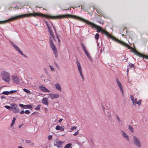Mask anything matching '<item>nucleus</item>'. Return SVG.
Wrapping results in <instances>:
<instances>
[{
  "label": "nucleus",
  "instance_id": "obj_1",
  "mask_svg": "<svg viewBox=\"0 0 148 148\" xmlns=\"http://www.w3.org/2000/svg\"><path fill=\"white\" fill-rule=\"evenodd\" d=\"M68 15L72 16V18H74L75 19L84 22V23H86L88 25H91V26H92L93 27H94L96 29H97L98 28V26H97V25H96L90 22H89L88 21H87L85 19L83 18H82L80 17H79L77 16H74L73 15Z\"/></svg>",
  "mask_w": 148,
  "mask_h": 148
},
{
  "label": "nucleus",
  "instance_id": "obj_2",
  "mask_svg": "<svg viewBox=\"0 0 148 148\" xmlns=\"http://www.w3.org/2000/svg\"><path fill=\"white\" fill-rule=\"evenodd\" d=\"M0 76L2 79L5 82L9 83L10 82V74L6 71L2 72Z\"/></svg>",
  "mask_w": 148,
  "mask_h": 148
},
{
  "label": "nucleus",
  "instance_id": "obj_3",
  "mask_svg": "<svg viewBox=\"0 0 148 148\" xmlns=\"http://www.w3.org/2000/svg\"><path fill=\"white\" fill-rule=\"evenodd\" d=\"M105 35L106 36L108 37L109 38H113L114 40L122 45H123L127 47L128 49H132V48L130 47L129 45L126 44L122 41L119 40L116 38L112 37L109 34V33L107 32H106V33Z\"/></svg>",
  "mask_w": 148,
  "mask_h": 148
},
{
  "label": "nucleus",
  "instance_id": "obj_4",
  "mask_svg": "<svg viewBox=\"0 0 148 148\" xmlns=\"http://www.w3.org/2000/svg\"><path fill=\"white\" fill-rule=\"evenodd\" d=\"M49 39L50 47L52 49L55 56L56 57L58 56L57 51L55 45L53 42L52 39L51 37H49Z\"/></svg>",
  "mask_w": 148,
  "mask_h": 148
},
{
  "label": "nucleus",
  "instance_id": "obj_5",
  "mask_svg": "<svg viewBox=\"0 0 148 148\" xmlns=\"http://www.w3.org/2000/svg\"><path fill=\"white\" fill-rule=\"evenodd\" d=\"M24 18V14H22L19 15H17L16 16H13L11 18L9 19L8 20H6L5 21L1 22L0 21V23L1 22L5 23L6 22H8L10 21H13L15 20H17L18 19H20L22 18Z\"/></svg>",
  "mask_w": 148,
  "mask_h": 148
},
{
  "label": "nucleus",
  "instance_id": "obj_6",
  "mask_svg": "<svg viewBox=\"0 0 148 148\" xmlns=\"http://www.w3.org/2000/svg\"><path fill=\"white\" fill-rule=\"evenodd\" d=\"M133 140V143L134 145L138 148H140L142 147L141 144L139 139L134 136H132Z\"/></svg>",
  "mask_w": 148,
  "mask_h": 148
},
{
  "label": "nucleus",
  "instance_id": "obj_7",
  "mask_svg": "<svg viewBox=\"0 0 148 148\" xmlns=\"http://www.w3.org/2000/svg\"><path fill=\"white\" fill-rule=\"evenodd\" d=\"M11 78L14 82L16 84H20L23 82L21 78L18 76H16L15 75H13L12 77Z\"/></svg>",
  "mask_w": 148,
  "mask_h": 148
},
{
  "label": "nucleus",
  "instance_id": "obj_8",
  "mask_svg": "<svg viewBox=\"0 0 148 148\" xmlns=\"http://www.w3.org/2000/svg\"><path fill=\"white\" fill-rule=\"evenodd\" d=\"M64 143L63 141H60L57 139L54 142L53 145L54 146L58 148H61L62 147V144Z\"/></svg>",
  "mask_w": 148,
  "mask_h": 148
},
{
  "label": "nucleus",
  "instance_id": "obj_9",
  "mask_svg": "<svg viewBox=\"0 0 148 148\" xmlns=\"http://www.w3.org/2000/svg\"><path fill=\"white\" fill-rule=\"evenodd\" d=\"M10 106L12 107L11 110H13L14 113H16L19 112V109L16 104L15 103H11L10 104Z\"/></svg>",
  "mask_w": 148,
  "mask_h": 148
},
{
  "label": "nucleus",
  "instance_id": "obj_10",
  "mask_svg": "<svg viewBox=\"0 0 148 148\" xmlns=\"http://www.w3.org/2000/svg\"><path fill=\"white\" fill-rule=\"evenodd\" d=\"M76 63L78 67V70L80 73V75L82 77V80L84 81V78L82 73V68L78 60L76 61Z\"/></svg>",
  "mask_w": 148,
  "mask_h": 148
},
{
  "label": "nucleus",
  "instance_id": "obj_11",
  "mask_svg": "<svg viewBox=\"0 0 148 148\" xmlns=\"http://www.w3.org/2000/svg\"><path fill=\"white\" fill-rule=\"evenodd\" d=\"M11 45L14 48L18 51L21 55H23V52L20 50L19 47L12 42H10Z\"/></svg>",
  "mask_w": 148,
  "mask_h": 148
},
{
  "label": "nucleus",
  "instance_id": "obj_12",
  "mask_svg": "<svg viewBox=\"0 0 148 148\" xmlns=\"http://www.w3.org/2000/svg\"><path fill=\"white\" fill-rule=\"evenodd\" d=\"M47 95H48V97H49L52 100L57 98L59 97V95L58 94L50 93Z\"/></svg>",
  "mask_w": 148,
  "mask_h": 148
},
{
  "label": "nucleus",
  "instance_id": "obj_13",
  "mask_svg": "<svg viewBox=\"0 0 148 148\" xmlns=\"http://www.w3.org/2000/svg\"><path fill=\"white\" fill-rule=\"evenodd\" d=\"M116 81L117 83V84L119 87L120 91L121 92L122 94L123 95H124V92L122 87V85L120 82L118 80V79L116 78Z\"/></svg>",
  "mask_w": 148,
  "mask_h": 148
},
{
  "label": "nucleus",
  "instance_id": "obj_14",
  "mask_svg": "<svg viewBox=\"0 0 148 148\" xmlns=\"http://www.w3.org/2000/svg\"><path fill=\"white\" fill-rule=\"evenodd\" d=\"M19 106L21 108H25L26 109H31L32 108V106L30 105H25L22 104H20Z\"/></svg>",
  "mask_w": 148,
  "mask_h": 148
},
{
  "label": "nucleus",
  "instance_id": "obj_15",
  "mask_svg": "<svg viewBox=\"0 0 148 148\" xmlns=\"http://www.w3.org/2000/svg\"><path fill=\"white\" fill-rule=\"evenodd\" d=\"M121 133L122 134V136L126 140L128 141L129 140V136L123 130L121 131Z\"/></svg>",
  "mask_w": 148,
  "mask_h": 148
},
{
  "label": "nucleus",
  "instance_id": "obj_16",
  "mask_svg": "<svg viewBox=\"0 0 148 148\" xmlns=\"http://www.w3.org/2000/svg\"><path fill=\"white\" fill-rule=\"evenodd\" d=\"M39 89L42 91L45 92H49L50 91L45 87L43 86H39Z\"/></svg>",
  "mask_w": 148,
  "mask_h": 148
},
{
  "label": "nucleus",
  "instance_id": "obj_17",
  "mask_svg": "<svg viewBox=\"0 0 148 148\" xmlns=\"http://www.w3.org/2000/svg\"><path fill=\"white\" fill-rule=\"evenodd\" d=\"M64 128L65 127L64 126L61 125V126H60L58 125H57L55 129H56V130H60V131L62 132L64 130Z\"/></svg>",
  "mask_w": 148,
  "mask_h": 148
},
{
  "label": "nucleus",
  "instance_id": "obj_18",
  "mask_svg": "<svg viewBox=\"0 0 148 148\" xmlns=\"http://www.w3.org/2000/svg\"><path fill=\"white\" fill-rule=\"evenodd\" d=\"M42 103L45 105H48L49 103L48 102V98L46 97H44L42 100Z\"/></svg>",
  "mask_w": 148,
  "mask_h": 148
},
{
  "label": "nucleus",
  "instance_id": "obj_19",
  "mask_svg": "<svg viewBox=\"0 0 148 148\" xmlns=\"http://www.w3.org/2000/svg\"><path fill=\"white\" fill-rule=\"evenodd\" d=\"M48 29L50 35L51 36V38H53V40L55 41V38L54 36V35H53V33L52 32V30L51 29V28H49V29L48 28Z\"/></svg>",
  "mask_w": 148,
  "mask_h": 148
},
{
  "label": "nucleus",
  "instance_id": "obj_20",
  "mask_svg": "<svg viewBox=\"0 0 148 148\" xmlns=\"http://www.w3.org/2000/svg\"><path fill=\"white\" fill-rule=\"evenodd\" d=\"M54 86L57 90H59V91H61L62 89L60 84L57 83L54 85Z\"/></svg>",
  "mask_w": 148,
  "mask_h": 148
},
{
  "label": "nucleus",
  "instance_id": "obj_21",
  "mask_svg": "<svg viewBox=\"0 0 148 148\" xmlns=\"http://www.w3.org/2000/svg\"><path fill=\"white\" fill-rule=\"evenodd\" d=\"M139 57L141 58H145V59H148V56L143 54H142L141 53H140Z\"/></svg>",
  "mask_w": 148,
  "mask_h": 148
},
{
  "label": "nucleus",
  "instance_id": "obj_22",
  "mask_svg": "<svg viewBox=\"0 0 148 148\" xmlns=\"http://www.w3.org/2000/svg\"><path fill=\"white\" fill-rule=\"evenodd\" d=\"M128 129L131 132H134V129L133 127L131 126L128 125Z\"/></svg>",
  "mask_w": 148,
  "mask_h": 148
},
{
  "label": "nucleus",
  "instance_id": "obj_23",
  "mask_svg": "<svg viewBox=\"0 0 148 148\" xmlns=\"http://www.w3.org/2000/svg\"><path fill=\"white\" fill-rule=\"evenodd\" d=\"M72 145L71 143H69L66 144L64 148H70Z\"/></svg>",
  "mask_w": 148,
  "mask_h": 148
},
{
  "label": "nucleus",
  "instance_id": "obj_24",
  "mask_svg": "<svg viewBox=\"0 0 148 148\" xmlns=\"http://www.w3.org/2000/svg\"><path fill=\"white\" fill-rule=\"evenodd\" d=\"M16 119L15 117H14L12 121V123L11 125V127H12V125L14 123L15 121H16Z\"/></svg>",
  "mask_w": 148,
  "mask_h": 148
},
{
  "label": "nucleus",
  "instance_id": "obj_25",
  "mask_svg": "<svg viewBox=\"0 0 148 148\" xmlns=\"http://www.w3.org/2000/svg\"><path fill=\"white\" fill-rule=\"evenodd\" d=\"M23 90L24 92L29 94H31V92H30V91L29 90H27L26 88L23 89Z\"/></svg>",
  "mask_w": 148,
  "mask_h": 148
},
{
  "label": "nucleus",
  "instance_id": "obj_26",
  "mask_svg": "<svg viewBox=\"0 0 148 148\" xmlns=\"http://www.w3.org/2000/svg\"><path fill=\"white\" fill-rule=\"evenodd\" d=\"M81 45L84 51H85L86 50V49L85 46H84V44L82 43H81Z\"/></svg>",
  "mask_w": 148,
  "mask_h": 148
},
{
  "label": "nucleus",
  "instance_id": "obj_27",
  "mask_svg": "<svg viewBox=\"0 0 148 148\" xmlns=\"http://www.w3.org/2000/svg\"><path fill=\"white\" fill-rule=\"evenodd\" d=\"M129 66L130 68H133L134 69H135V67L134 64H133L130 63H129Z\"/></svg>",
  "mask_w": 148,
  "mask_h": 148
},
{
  "label": "nucleus",
  "instance_id": "obj_28",
  "mask_svg": "<svg viewBox=\"0 0 148 148\" xmlns=\"http://www.w3.org/2000/svg\"><path fill=\"white\" fill-rule=\"evenodd\" d=\"M99 37V35L98 33H97L95 36V38L96 40H98Z\"/></svg>",
  "mask_w": 148,
  "mask_h": 148
},
{
  "label": "nucleus",
  "instance_id": "obj_29",
  "mask_svg": "<svg viewBox=\"0 0 148 148\" xmlns=\"http://www.w3.org/2000/svg\"><path fill=\"white\" fill-rule=\"evenodd\" d=\"M4 107L8 110H11L12 107L11 106H4Z\"/></svg>",
  "mask_w": 148,
  "mask_h": 148
},
{
  "label": "nucleus",
  "instance_id": "obj_30",
  "mask_svg": "<svg viewBox=\"0 0 148 148\" xmlns=\"http://www.w3.org/2000/svg\"><path fill=\"white\" fill-rule=\"evenodd\" d=\"M41 106L40 105L38 104L37 106L35 108V109L36 110H40V108Z\"/></svg>",
  "mask_w": 148,
  "mask_h": 148
},
{
  "label": "nucleus",
  "instance_id": "obj_31",
  "mask_svg": "<svg viewBox=\"0 0 148 148\" xmlns=\"http://www.w3.org/2000/svg\"><path fill=\"white\" fill-rule=\"evenodd\" d=\"M45 23L47 25V27L48 29H49V28H51V27L50 26V24H49L47 21H45Z\"/></svg>",
  "mask_w": 148,
  "mask_h": 148
},
{
  "label": "nucleus",
  "instance_id": "obj_32",
  "mask_svg": "<svg viewBox=\"0 0 148 148\" xmlns=\"http://www.w3.org/2000/svg\"><path fill=\"white\" fill-rule=\"evenodd\" d=\"M2 94L3 95H9L8 91H4L2 93Z\"/></svg>",
  "mask_w": 148,
  "mask_h": 148
},
{
  "label": "nucleus",
  "instance_id": "obj_33",
  "mask_svg": "<svg viewBox=\"0 0 148 148\" xmlns=\"http://www.w3.org/2000/svg\"><path fill=\"white\" fill-rule=\"evenodd\" d=\"M17 90H12L10 91H8L9 94H12L16 92Z\"/></svg>",
  "mask_w": 148,
  "mask_h": 148
},
{
  "label": "nucleus",
  "instance_id": "obj_34",
  "mask_svg": "<svg viewBox=\"0 0 148 148\" xmlns=\"http://www.w3.org/2000/svg\"><path fill=\"white\" fill-rule=\"evenodd\" d=\"M130 99H131V101L133 103H134V98L133 95H130Z\"/></svg>",
  "mask_w": 148,
  "mask_h": 148
},
{
  "label": "nucleus",
  "instance_id": "obj_35",
  "mask_svg": "<svg viewBox=\"0 0 148 148\" xmlns=\"http://www.w3.org/2000/svg\"><path fill=\"white\" fill-rule=\"evenodd\" d=\"M77 128V127L76 126H73L71 127L70 129L71 130H76Z\"/></svg>",
  "mask_w": 148,
  "mask_h": 148
},
{
  "label": "nucleus",
  "instance_id": "obj_36",
  "mask_svg": "<svg viewBox=\"0 0 148 148\" xmlns=\"http://www.w3.org/2000/svg\"><path fill=\"white\" fill-rule=\"evenodd\" d=\"M25 113L26 114H29L30 113V111L28 110H27L25 111Z\"/></svg>",
  "mask_w": 148,
  "mask_h": 148
},
{
  "label": "nucleus",
  "instance_id": "obj_37",
  "mask_svg": "<svg viewBox=\"0 0 148 148\" xmlns=\"http://www.w3.org/2000/svg\"><path fill=\"white\" fill-rule=\"evenodd\" d=\"M133 102H134V103H133V105H135V104H137V103H138V101H137V98H136L135 99V100H134V101Z\"/></svg>",
  "mask_w": 148,
  "mask_h": 148
},
{
  "label": "nucleus",
  "instance_id": "obj_38",
  "mask_svg": "<svg viewBox=\"0 0 148 148\" xmlns=\"http://www.w3.org/2000/svg\"><path fill=\"white\" fill-rule=\"evenodd\" d=\"M79 131L77 130L76 132H75V133L73 134V135L75 136H76L77 135L79 134Z\"/></svg>",
  "mask_w": 148,
  "mask_h": 148
},
{
  "label": "nucleus",
  "instance_id": "obj_39",
  "mask_svg": "<svg viewBox=\"0 0 148 148\" xmlns=\"http://www.w3.org/2000/svg\"><path fill=\"white\" fill-rule=\"evenodd\" d=\"M101 32L103 34H105L107 32L106 31L102 29L101 30Z\"/></svg>",
  "mask_w": 148,
  "mask_h": 148
},
{
  "label": "nucleus",
  "instance_id": "obj_40",
  "mask_svg": "<svg viewBox=\"0 0 148 148\" xmlns=\"http://www.w3.org/2000/svg\"><path fill=\"white\" fill-rule=\"evenodd\" d=\"M25 141L26 143H30L31 142V141L29 140H25Z\"/></svg>",
  "mask_w": 148,
  "mask_h": 148
},
{
  "label": "nucleus",
  "instance_id": "obj_41",
  "mask_svg": "<svg viewBox=\"0 0 148 148\" xmlns=\"http://www.w3.org/2000/svg\"><path fill=\"white\" fill-rule=\"evenodd\" d=\"M52 138V136L51 135H49L48 136V139L49 140L51 139Z\"/></svg>",
  "mask_w": 148,
  "mask_h": 148
},
{
  "label": "nucleus",
  "instance_id": "obj_42",
  "mask_svg": "<svg viewBox=\"0 0 148 148\" xmlns=\"http://www.w3.org/2000/svg\"><path fill=\"white\" fill-rule=\"evenodd\" d=\"M141 100H140L138 101V103H137V104H138L139 105H140L141 104Z\"/></svg>",
  "mask_w": 148,
  "mask_h": 148
},
{
  "label": "nucleus",
  "instance_id": "obj_43",
  "mask_svg": "<svg viewBox=\"0 0 148 148\" xmlns=\"http://www.w3.org/2000/svg\"><path fill=\"white\" fill-rule=\"evenodd\" d=\"M1 99H6V98L5 97V96L4 95H2L1 96Z\"/></svg>",
  "mask_w": 148,
  "mask_h": 148
},
{
  "label": "nucleus",
  "instance_id": "obj_44",
  "mask_svg": "<svg viewBox=\"0 0 148 148\" xmlns=\"http://www.w3.org/2000/svg\"><path fill=\"white\" fill-rule=\"evenodd\" d=\"M49 67H50V69L52 70V71H53L54 70V68L53 67V66H51V65H49Z\"/></svg>",
  "mask_w": 148,
  "mask_h": 148
},
{
  "label": "nucleus",
  "instance_id": "obj_45",
  "mask_svg": "<svg viewBox=\"0 0 148 148\" xmlns=\"http://www.w3.org/2000/svg\"><path fill=\"white\" fill-rule=\"evenodd\" d=\"M116 117L117 118V120L119 121V122H120L121 121V120H120V119L119 118V117H118V116L117 115H116Z\"/></svg>",
  "mask_w": 148,
  "mask_h": 148
},
{
  "label": "nucleus",
  "instance_id": "obj_46",
  "mask_svg": "<svg viewBox=\"0 0 148 148\" xmlns=\"http://www.w3.org/2000/svg\"><path fill=\"white\" fill-rule=\"evenodd\" d=\"M24 113H25V111L23 110H22L20 112V113L21 114H23Z\"/></svg>",
  "mask_w": 148,
  "mask_h": 148
},
{
  "label": "nucleus",
  "instance_id": "obj_47",
  "mask_svg": "<svg viewBox=\"0 0 148 148\" xmlns=\"http://www.w3.org/2000/svg\"><path fill=\"white\" fill-rule=\"evenodd\" d=\"M88 58V59L89 60L91 61V62H92V60L91 58V57L90 56Z\"/></svg>",
  "mask_w": 148,
  "mask_h": 148
},
{
  "label": "nucleus",
  "instance_id": "obj_48",
  "mask_svg": "<svg viewBox=\"0 0 148 148\" xmlns=\"http://www.w3.org/2000/svg\"><path fill=\"white\" fill-rule=\"evenodd\" d=\"M81 9L83 10H84V11H86V10L85 8L83 7H81Z\"/></svg>",
  "mask_w": 148,
  "mask_h": 148
},
{
  "label": "nucleus",
  "instance_id": "obj_49",
  "mask_svg": "<svg viewBox=\"0 0 148 148\" xmlns=\"http://www.w3.org/2000/svg\"><path fill=\"white\" fill-rule=\"evenodd\" d=\"M84 52L86 55L89 53L87 50L85 51H84Z\"/></svg>",
  "mask_w": 148,
  "mask_h": 148
},
{
  "label": "nucleus",
  "instance_id": "obj_50",
  "mask_svg": "<svg viewBox=\"0 0 148 148\" xmlns=\"http://www.w3.org/2000/svg\"><path fill=\"white\" fill-rule=\"evenodd\" d=\"M63 119H60L58 120V122L59 123H60L61 121H62Z\"/></svg>",
  "mask_w": 148,
  "mask_h": 148
},
{
  "label": "nucleus",
  "instance_id": "obj_51",
  "mask_svg": "<svg viewBox=\"0 0 148 148\" xmlns=\"http://www.w3.org/2000/svg\"><path fill=\"white\" fill-rule=\"evenodd\" d=\"M86 56H87L88 58L90 56V54H89V53H88V54H87L86 55Z\"/></svg>",
  "mask_w": 148,
  "mask_h": 148
},
{
  "label": "nucleus",
  "instance_id": "obj_52",
  "mask_svg": "<svg viewBox=\"0 0 148 148\" xmlns=\"http://www.w3.org/2000/svg\"><path fill=\"white\" fill-rule=\"evenodd\" d=\"M86 56H87L88 58L90 56V54H89V53H88V54H87L86 55Z\"/></svg>",
  "mask_w": 148,
  "mask_h": 148
},
{
  "label": "nucleus",
  "instance_id": "obj_53",
  "mask_svg": "<svg viewBox=\"0 0 148 148\" xmlns=\"http://www.w3.org/2000/svg\"><path fill=\"white\" fill-rule=\"evenodd\" d=\"M102 108H103V111L104 112L105 107L103 105H102Z\"/></svg>",
  "mask_w": 148,
  "mask_h": 148
},
{
  "label": "nucleus",
  "instance_id": "obj_54",
  "mask_svg": "<svg viewBox=\"0 0 148 148\" xmlns=\"http://www.w3.org/2000/svg\"><path fill=\"white\" fill-rule=\"evenodd\" d=\"M22 56H23L25 58H27V56L25 55L23 53V55H22Z\"/></svg>",
  "mask_w": 148,
  "mask_h": 148
},
{
  "label": "nucleus",
  "instance_id": "obj_55",
  "mask_svg": "<svg viewBox=\"0 0 148 148\" xmlns=\"http://www.w3.org/2000/svg\"><path fill=\"white\" fill-rule=\"evenodd\" d=\"M55 64L56 66V67L58 68V64L56 62H55Z\"/></svg>",
  "mask_w": 148,
  "mask_h": 148
},
{
  "label": "nucleus",
  "instance_id": "obj_56",
  "mask_svg": "<svg viewBox=\"0 0 148 148\" xmlns=\"http://www.w3.org/2000/svg\"><path fill=\"white\" fill-rule=\"evenodd\" d=\"M101 32V30H100V29H98V30H97V32H98V33H99V32Z\"/></svg>",
  "mask_w": 148,
  "mask_h": 148
},
{
  "label": "nucleus",
  "instance_id": "obj_57",
  "mask_svg": "<svg viewBox=\"0 0 148 148\" xmlns=\"http://www.w3.org/2000/svg\"><path fill=\"white\" fill-rule=\"evenodd\" d=\"M23 125V124H22L21 125H19V128H20L22 127V126Z\"/></svg>",
  "mask_w": 148,
  "mask_h": 148
},
{
  "label": "nucleus",
  "instance_id": "obj_58",
  "mask_svg": "<svg viewBox=\"0 0 148 148\" xmlns=\"http://www.w3.org/2000/svg\"><path fill=\"white\" fill-rule=\"evenodd\" d=\"M129 71V69L128 68H127V71H126L127 73H128Z\"/></svg>",
  "mask_w": 148,
  "mask_h": 148
},
{
  "label": "nucleus",
  "instance_id": "obj_59",
  "mask_svg": "<svg viewBox=\"0 0 148 148\" xmlns=\"http://www.w3.org/2000/svg\"><path fill=\"white\" fill-rule=\"evenodd\" d=\"M53 28L54 29L55 31V32L56 33V28L54 26H53Z\"/></svg>",
  "mask_w": 148,
  "mask_h": 148
},
{
  "label": "nucleus",
  "instance_id": "obj_60",
  "mask_svg": "<svg viewBox=\"0 0 148 148\" xmlns=\"http://www.w3.org/2000/svg\"><path fill=\"white\" fill-rule=\"evenodd\" d=\"M19 8L18 6H16L14 8Z\"/></svg>",
  "mask_w": 148,
  "mask_h": 148
},
{
  "label": "nucleus",
  "instance_id": "obj_61",
  "mask_svg": "<svg viewBox=\"0 0 148 148\" xmlns=\"http://www.w3.org/2000/svg\"><path fill=\"white\" fill-rule=\"evenodd\" d=\"M56 37H57V39H58L59 38V36H58V35H56Z\"/></svg>",
  "mask_w": 148,
  "mask_h": 148
},
{
  "label": "nucleus",
  "instance_id": "obj_62",
  "mask_svg": "<svg viewBox=\"0 0 148 148\" xmlns=\"http://www.w3.org/2000/svg\"><path fill=\"white\" fill-rule=\"evenodd\" d=\"M18 148H23V147H22L21 146H18Z\"/></svg>",
  "mask_w": 148,
  "mask_h": 148
},
{
  "label": "nucleus",
  "instance_id": "obj_63",
  "mask_svg": "<svg viewBox=\"0 0 148 148\" xmlns=\"http://www.w3.org/2000/svg\"><path fill=\"white\" fill-rule=\"evenodd\" d=\"M58 41L59 42H60V39H59V38L58 39Z\"/></svg>",
  "mask_w": 148,
  "mask_h": 148
},
{
  "label": "nucleus",
  "instance_id": "obj_64",
  "mask_svg": "<svg viewBox=\"0 0 148 148\" xmlns=\"http://www.w3.org/2000/svg\"><path fill=\"white\" fill-rule=\"evenodd\" d=\"M3 87V86H2V87H0V90L1 89V88H2Z\"/></svg>",
  "mask_w": 148,
  "mask_h": 148
}]
</instances>
